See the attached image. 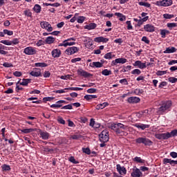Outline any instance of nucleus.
I'll list each match as a JSON object with an SVG mask.
<instances>
[{
	"label": "nucleus",
	"mask_w": 177,
	"mask_h": 177,
	"mask_svg": "<svg viewBox=\"0 0 177 177\" xmlns=\"http://www.w3.org/2000/svg\"><path fill=\"white\" fill-rule=\"evenodd\" d=\"M171 106H172V102L171 101H165L162 102V106L158 110V113L159 114H162V113L166 111V110H168Z\"/></svg>",
	"instance_id": "f257e3e1"
},
{
	"label": "nucleus",
	"mask_w": 177,
	"mask_h": 177,
	"mask_svg": "<svg viewBox=\"0 0 177 177\" xmlns=\"http://www.w3.org/2000/svg\"><path fill=\"white\" fill-rule=\"evenodd\" d=\"M136 143H142L145 146H151L153 141L150 140L147 138H138L136 140Z\"/></svg>",
	"instance_id": "f03ea898"
},
{
	"label": "nucleus",
	"mask_w": 177,
	"mask_h": 177,
	"mask_svg": "<svg viewBox=\"0 0 177 177\" xmlns=\"http://www.w3.org/2000/svg\"><path fill=\"white\" fill-rule=\"evenodd\" d=\"M100 141L103 142L104 143H107L109 142V131L107 130H104L99 135Z\"/></svg>",
	"instance_id": "7ed1b4c3"
},
{
	"label": "nucleus",
	"mask_w": 177,
	"mask_h": 177,
	"mask_svg": "<svg viewBox=\"0 0 177 177\" xmlns=\"http://www.w3.org/2000/svg\"><path fill=\"white\" fill-rule=\"evenodd\" d=\"M40 26L41 28H44L45 30H46V31H48V32L53 31V28L52 27V25H50V24L47 21L40 22Z\"/></svg>",
	"instance_id": "20e7f679"
},
{
	"label": "nucleus",
	"mask_w": 177,
	"mask_h": 177,
	"mask_svg": "<svg viewBox=\"0 0 177 177\" xmlns=\"http://www.w3.org/2000/svg\"><path fill=\"white\" fill-rule=\"evenodd\" d=\"M156 5L158 6H171L172 5V0H162V1H158L156 3Z\"/></svg>",
	"instance_id": "39448f33"
},
{
	"label": "nucleus",
	"mask_w": 177,
	"mask_h": 177,
	"mask_svg": "<svg viewBox=\"0 0 177 177\" xmlns=\"http://www.w3.org/2000/svg\"><path fill=\"white\" fill-rule=\"evenodd\" d=\"M155 137L156 139L167 140V139H169V132L164 133H156Z\"/></svg>",
	"instance_id": "423d86ee"
},
{
	"label": "nucleus",
	"mask_w": 177,
	"mask_h": 177,
	"mask_svg": "<svg viewBox=\"0 0 177 177\" xmlns=\"http://www.w3.org/2000/svg\"><path fill=\"white\" fill-rule=\"evenodd\" d=\"M78 48L75 47V46H73V47H70L68 48L66 50H65V53L66 55H74V53H77V52H78Z\"/></svg>",
	"instance_id": "0eeeda50"
},
{
	"label": "nucleus",
	"mask_w": 177,
	"mask_h": 177,
	"mask_svg": "<svg viewBox=\"0 0 177 177\" xmlns=\"http://www.w3.org/2000/svg\"><path fill=\"white\" fill-rule=\"evenodd\" d=\"M24 53L26 55H35L37 50L32 47H27L24 49Z\"/></svg>",
	"instance_id": "6e6552de"
},
{
	"label": "nucleus",
	"mask_w": 177,
	"mask_h": 177,
	"mask_svg": "<svg viewBox=\"0 0 177 177\" xmlns=\"http://www.w3.org/2000/svg\"><path fill=\"white\" fill-rule=\"evenodd\" d=\"M144 30L145 31H147V32H154L156 31V28L151 24H147L144 26Z\"/></svg>",
	"instance_id": "1a4fd4ad"
},
{
	"label": "nucleus",
	"mask_w": 177,
	"mask_h": 177,
	"mask_svg": "<svg viewBox=\"0 0 177 177\" xmlns=\"http://www.w3.org/2000/svg\"><path fill=\"white\" fill-rule=\"evenodd\" d=\"M117 127H118V130H117L118 134L122 133V132H124V131L127 129V126L121 123H118Z\"/></svg>",
	"instance_id": "9d476101"
},
{
	"label": "nucleus",
	"mask_w": 177,
	"mask_h": 177,
	"mask_svg": "<svg viewBox=\"0 0 177 177\" xmlns=\"http://www.w3.org/2000/svg\"><path fill=\"white\" fill-rule=\"evenodd\" d=\"M77 74L78 75H81V77H85L86 78L88 77H91V73L82 70V69H79L77 70Z\"/></svg>",
	"instance_id": "9b49d317"
},
{
	"label": "nucleus",
	"mask_w": 177,
	"mask_h": 177,
	"mask_svg": "<svg viewBox=\"0 0 177 177\" xmlns=\"http://www.w3.org/2000/svg\"><path fill=\"white\" fill-rule=\"evenodd\" d=\"M117 171L120 175H125L127 174V169L124 167H121L120 165H117Z\"/></svg>",
	"instance_id": "f8f14e48"
},
{
	"label": "nucleus",
	"mask_w": 177,
	"mask_h": 177,
	"mask_svg": "<svg viewBox=\"0 0 177 177\" xmlns=\"http://www.w3.org/2000/svg\"><path fill=\"white\" fill-rule=\"evenodd\" d=\"M112 63L114 64V66H116L118 64H124L127 63V59L125 58H118L115 59V61H113Z\"/></svg>",
	"instance_id": "ddd939ff"
},
{
	"label": "nucleus",
	"mask_w": 177,
	"mask_h": 177,
	"mask_svg": "<svg viewBox=\"0 0 177 177\" xmlns=\"http://www.w3.org/2000/svg\"><path fill=\"white\" fill-rule=\"evenodd\" d=\"M30 75L32 77H41V69L36 68L30 73Z\"/></svg>",
	"instance_id": "4468645a"
},
{
	"label": "nucleus",
	"mask_w": 177,
	"mask_h": 177,
	"mask_svg": "<svg viewBox=\"0 0 177 177\" xmlns=\"http://www.w3.org/2000/svg\"><path fill=\"white\" fill-rule=\"evenodd\" d=\"M51 55L53 57H60V55H62V51L59 49H54L51 52Z\"/></svg>",
	"instance_id": "2eb2a0df"
},
{
	"label": "nucleus",
	"mask_w": 177,
	"mask_h": 177,
	"mask_svg": "<svg viewBox=\"0 0 177 177\" xmlns=\"http://www.w3.org/2000/svg\"><path fill=\"white\" fill-rule=\"evenodd\" d=\"M127 102L129 103H139L140 102V98L137 97H130L128 98Z\"/></svg>",
	"instance_id": "dca6fc26"
},
{
	"label": "nucleus",
	"mask_w": 177,
	"mask_h": 177,
	"mask_svg": "<svg viewBox=\"0 0 177 177\" xmlns=\"http://www.w3.org/2000/svg\"><path fill=\"white\" fill-rule=\"evenodd\" d=\"M133 66H137L138 68H141V69L146 68L147 67L146 64L142 63V62L140 61H136L134 63Z\"/></svg>",
	"instance_id": "f3484780"
},
{
	"label": "nucleus",
	"mask_w": 177,
	"mask_h": 177,
	"mask_svg": "<svg viewBox=\"0 0 177 177\" xmlns=\"http://www.w3.org/2000/svg\"><path fill=\"white\" fill-rule=\"evenodd\" d=\"M41 139L44 140H48L49 139V133L46 131H39Z\"/></svg>",
	"instance_id": "a211bd4d"
},
{
	"label": "nucleus",
	"mask_w": 177,
	"mask_h": 177,
	"mask_svg": "<svg viewBox=\"0 0 177 177\" xmlns=\"http://www.w3.org/2000/svg\"><path fill=\"white\" fill-rule=\"evenodd\" d=\"M96 27H97V25L95 23H91L88 25H86L84 26L85 30H95V28H96Z\"/></svg>",
	"instance_id": "6ab92c4d"
},
{
	"label": "nucleus",
	"mask_w": 177,
	"mask_h": 177,
	"mask_svg": "<svg viewBox=\"0 0 177 177\" xmlns=\"http://www.w3.org/2000/svg\"><path fill=\"white\" fill-rule=\"evenodd\" d=\"M135 127H136V128H138L139 129H142V131L143 130H145V129H146V128H150V125H149V124H140V123H137V124H135Z\"/></svg>",
	"instance_id": "aec40b11"
},
{
	"label": "nucleus",
	"mask_w": 177,
	"mask_h": 177,
	"mask_svg": "<svg viewBox=\"0 0 177 177\" xmlns=\"http://www.w3.org/2000/svg\"><path fill=\"white\" fill-rule=\"evenodd\" d=\"M95 42H109V39L108 38H104L103 37H95L94 39Z\"/></svg>",
	"instance_id": "412c9836"
},
{
	"label": "nucleus",
	"mask_w": 177,
	"mask_h": 177,
	"mask_svg": "<svg viewBox=\"0 0 177 177\" xmlns=\"http://www.w3.org/2000/svg\"><path fill=\"white\" fill-rule=\"evenodd\" d=\"M163 163L165 165L169 164V165H172V167H175V160H171L169 158L163 159Z\"/></svg>",
	"instance_id": "4be33fe9"
},
{
	"label": "nucleus",
	"mask_w": 177,
	"mask_h": 177,
	"mask_svg": "<svg viewBox=\"0 0 177 177\" xmlns=\"http://www.w3.org/2000/svg\"><path fill=\"white\" fill-rule=\"evenodd\" d=\"M140 175H142V171L139 169H136L131 173L132 177H140Z\"/></svg>",
	"instance_id": "5701e85b"
},
{
	"label": "nucleus",
	"mask_w": 177,
	"mask_h": 177,
	"mask_svg": "<svg viewBox=\"0 0 177 177\" xmlns=\"http://www.w3.org/2000/svg\"><path fill=\"white\" fill-rule=\"evenodd\" d=\"M176 48L175 47H169L163 52L164 53H175Z\"/></svg>",
	"instance_id": "b1692460"
},
{
	"label": "nucleus",
	"mask_w": 177,
	"mask_h": 177,
	"mask_svg": "<svg viewBox=\"0 0 177 177\" xmlns=\"http://www.w3.org/2000/svg\"><path fill=\"white\" fill-rule=\"evenodd\" d=\"M115 16H118L120 18L119 20L120 21H124V20L127 19V17L120 12H115Z\"/></svg>",
	"instance_id": "393cba45"
},
{
	"label": "nucleus",
	"mask_w": 177,
	"mask_h": 177,
	"mask_svg": "<svg viewBox=\"0 0 177 177\" xmlns=\"http://www.w3.org/2000/svg\"><path fill=\"white\" fill-rule=\"evenodd\" d=\"M147 20H149V16H147L142 19L140 18V19H139V21L138 22V27H140L142 26V24H143V23H145V21H147Z\"/></svg>",
	"instance_id": "a878e982"
},
{
	"label": "nucleus",
	"mask_w": 177,
	"mask_h": 177,
	"mask_svg": "<svg viewBox=\"0 0 177 177\" xmlns=\"http://www.w3.org/2000/svg\"><path fill=\"white\" fill-rule=\"evenodd\" d=\"M30 82H31V79H23L22 82L19 83V84L23 86H27Z\"/></svg>",
	"instance_id": "bb28decb"
},
{
	"label": "nucleus",
	"mask_w": 177,
	"mask_h": 177,
	"mask_svg": "<svg viewBox=\"0 0 177 177\" xmlns=\"http://www.w3.org/2000/svg\"><path fill=\"white\" fill-rule=\"evenodd\" d=\"M107 106H109V103L107 102H104L102 104H99L98 105H97L96 106V109L97 110H100L104 109V107H107Z\"/></svg>",
	"instance_id": "cd10ccee"
},
{
	"label": "nucleus",
	"mask_w": 177,
	"mask_h": 177,
	"mask_svg": "<svg viewBox=\"0 0 177 177\" xmlns=\"http://www.w3.org/2000/svg\"><path fill=\"white\" fill-rule=\"evenodd\" d=\"M41 6H39V4H35L33 8V10L34 12H35V13H41Z\"/></svg>",
	"instance_id": "c85d7f7f"
},
{
	"label": "nucleus",
	"mask_w": 177,
	"mask_h": 177,
	"mask_svg": "<svg viewBox=\"0 0 177 177\" xmlns=\"http://www.w3.org/2000/svg\"><path fill=\"white\" fill-rule=\"evenodd\" d=\"M91 67H96L97 68H100V67H103V63L95 62H93V65Z\"/></svg>",
	"instance_id": "c756f323"
},
{
	"label": "nucleus",
	"mask_w": 177,
	"mask_h": 177,
	"mask_svg": "<svg viewBox=\"0 0 177 177\" xmlns=\"http://www.w3.org/2000/svg\"><path fill=\"white\" fill-rule=\"evenodd\" d=\"M96 97H97V95H86L84 96L86 100H92V99H96Z\"/></svg>",
	"instance_id": "7c9ffc66"
},
{
	"label": "nucleus",
	"mask_w": 177,
	"mask_h": 177,
	"mask_svg": "<svg viewBox=\"0 0 177 177\" xmlns=\"http://www.w3.org/2000/svg\"><path fill=\"white\" fill-rule=\"evenodd\" d=\"M55 41V39L53 37H48L46 39V44H53Z\"/></svg>",
	"instance_id": "2f4dec72"
},
{
	"label": "nucleus",
	"mask_w": 177,
	"mask_h": 177,
	"mask_svg": "<svg viewBox=\"0 0 177 177\" xmlns=\"http://www.w3.org/2000/svg\"><path fill=\"white\" fill-rule=\"evenodd\" d=\"M34 131H35L34 129H24L21 130V132L23 133H31V132H34Z\"/></svg>",
	"instance_id": "473e14b6"
},
{
	"label": "nucleus",
	"mask_w": 177,
	"mask_h": 177,
	"mask_svg": "<svg viewBox=\"0 0 177 177\" xmlns=\"http://www.w3.org/2000/svg\"><path fill=\"white\" fill-rule=\"evenodd\" d=\"M82 88L80 87H68L65 88V91H82Z\"/></svg>",
	"instance_id": "72a5a7b5"
},
{
	"label": "nucleus",
	"mask_w": 177,
	"mask_h": 177,
	"mask_svg": "<svg viewBox=\"0 0 177 177\" xmlns=\"http://www.w3.org/2000/svg\"><path fill=\"white\" fill-rule=\"evenodd\" d=\"M138 3L140 6H145V8H150V6H151V5L147 2L140 1Z\"/></svg>",
	"instance_id": "f704fd0d"
},
{
	"label": "nucleus",
	"mask_w": 177,
	"mask_h": 177,
	"mask_svg": "<svg viewBox=\"0 0 177 177\" xmlns=\"http://www.w3.org/2000/svg\"><path fill=\"white\" fill-rule=\"evenodd\" d=\"M35 66H36V67H47L48 66V64H46V63H45V62H39V63H36L35 64Z\"/></svg>",
	"instance_id": "c9c22d12"
},
{
	"label": "nucleus",
	"mask_w": 177,
	"mask_h": 177,
	"mask_svg": "<svg viewBox=\"0 0 177 177\" xmlns=\"http://www.w3.org/2000/svg\"><path fill=\"white\" fill-rule=\"evenodd\" d=\"M1 168L3 171H10V166L9 165H3Z\"/></svg>",
	"instance_id": "e433bc0d"
},
{
	"label": "nucleus",
	"mask_w": 177,
	"mask_h": 177,
	"mask_svg": "<svg viewBox=\"0 0 177 177\" xmlns=\"http://www.w3.org/2000/svg\"><path fill=\"white\" fill-rule=\"evenodd\" d=\"M102 75H111V71H109L107 69H104V71H102Z\"/></svg>",
	"instance_id": "4c0bfd02"
},
{
	"label": "nucleus",
	"mask_w": 177,
	"mask_h": 177,
	"mask_svg": "<svg viewBox=\"0 0 177 177\" xmlns=\"http://www.w3.org/2000/svg\"><path fill=\"white\" fill-rule=\"evenodd\" d=\"M82 138V136L80 134H75L71 136V139H73L74 140H78V139H81Z\"/></svg>",
	"instance_id": "58836bf2"
},
{
	"label": "nucleus",
	"mask_w": 177,
	"mask_h": 177,
	"mask_svg": "<svg viewBox=\"0 0 177 177\" xmlns=\"http://www.w3.org/2000/svg\"><path fill=\"white\" fill-rule=\"evenodd\" d=\"M110 128H111V129H113V131H115L117 133V131H118L117 124H115V123L111 124L110 126Z\"/></svg>",
	"instance_id": "ea45409f"
},
{
	"label": "nucleus",
	"mask_w": 177,
	"mask_h": 177,
	"mask_svg": "<svg viewBox=\"0 0 177 177\" xmlns=\"http://www.w3.org/2000/svg\"><path fill=\"white\" fill-rule=\"evenodd\" d=\"M165 74H167V71H158L156 72L158 76L165 75Z\"/></svg>",
	"instance_id": "a19ab883"
},
{
	"label": "nucleus",
	"mask_w": 177,
	"mask_h": 177,
	"mask_svg": "<svg viewBox=\"0 0 177 177\" xmlns=\"http://www.w3.org/2000/svg\"><path fill=\"white\" fill-rule=\"evenodd\" d=\"M1 44H3L4 45H8V46H10L12 45V41H9V40H1Z\"/></svg>",
	"instance_id": "79ce46f5"
},
{
	"label": "nucleus",
	"mask_w": 177,
	"mask_h": 177,
	"mask_svg": "<svg viewBox=\"0 0 177 177\" xmlns=\"http://www.w3.org/2000/svg\"><path fill=\"white\" fill-rule=\"evenodd\" d=\"M167 26L170 30H172V28L176 27L177 25L175 23H168Z\"/></svg>",
	"instance_id": "37998d69"
},
{
	"label": "nucleus",
	"mask_w": 177,
	"mask_h": 177,
	"mask_svg": "<svg viewBox=\"0 0 177 177\" xmlns=\"http://www.w3.org/2000/svg\"><path fill=\"white\" fill-rule=\"evenodd\" d=\"M134 161H136V162H140V164H143V162H145V160H142L140 157H138V156H136L134 158Z\"/></svg>",
	"instance_id": "c03bdc74"
},
{
	"label": "nucleus",
	"mask_w": 177,
	"mask_h": 177,
	"mask_svg": "<svg viewBox=\"0 0 177 177\" xmlns=\"http://www.w3.org/2000/svg\"><path fill=\"white\" fill-rule=\"evenodd\" d=\"M62 104H52L50 105V107L52 109H60V107H62Z\"/></svg>",
	"instance_id": "a18cd8bd"
},
{
	"label": "nucleus",
	"mask_w": 177,
	"mask_h": 177,
	"mask_svg": "<svg viewBox=\"0 0 177 177\" xmlns=\"http://www.w3.org/2000/svg\"><path fill=\"white\" fill-rule=\"evenodd\" d=\"M168 80L169 82H171V84H175V82H177V78L174 77H169Z\"/></svg>",
	"instance_id": "49530a36"
},
{
	"label": "nucleus",
	"mask_w": 177,
	"mask_h": 177,
	"mask_svg": "<svg viewBox=\"0 0 177 177\" xmlns=\"http://www.w3.org/2000/svg\"><path fill=\"white\" fill-rule=\"evenodd\" d=\"M62 109H64V110H72L73 109V105L68 104V105L64 106Z\"/></svg>",
	"instance_id": "de8ad7c7"
},
{
	"label": "nucleus",
	"mask_w": 177,
	"mask_h": 177,
	"mask_svg": "<svg viewBox=\"0 0 177 177\" xmlns=\"http://www.w3.org/2000/svg\"><path fill=\"white\" fill-rule=\"evenodd\" d=\"M169 138H172V136H176L177 130L174 129V130L171 131L170 133H169Z\"/></svg>",
	"instance_id": "09e8293b"
},
{
	"label": "nucleus",
	"mask_w": 177,
	"mask_h": 177,
	"mask_svg": "<svg viewBox=\"0 0 177 177\" xmlns=\"http://www.w3.org/2000/svg\"><path fill=\"white\" fill-rule=\"evenodd\" d=\"M134 92L136 95H142L144 91L143 89L136 88Z\"/></svg>",
	"instance_id": "8fccbe9b"
},
{
	"label": "nucleus",
	"mask_w": 177,
	"mask_h": 177,
	"mask_svg": "<svg viewBox=\"0 0 177 177\" xmlns=\"http://www.w3.org/2000/svg\"><path fill=\"white\" fill-rule=\"evenodd\" d=\"M141 71L139 69H134L133 71H131V74L140 75Z\"/></svg>",
	"instance_id": "3c124183"
},
{
	"label": "nucleus",
	"mask_w": 177,
	"mask_h": 177,
	"mask_svg": "<svg viewBox=\"0 0 177 177\" xmlns=\"http://www.w3.org/2000/svg\"><path fill=\"white\" fill-rule=\"evenodd\" d=\"M164 19H172L174 17V15H169V14H164L163 15Z\"/></svg>",
	"instance_id": "603ef678"
},
{
	"label": "nucleus",
	"mask_w": 177,
	"mask_h": 177,
	"mask_svg": "<svg viewBox=\"0 0 177 177\" xmlns=\"http://www.w3.org/2000/svg\"><path fill=\"white\" fill-rule=\"evenodd\" d=\"M85 21V17H79L77 18V23L82 24Z\"/></svg>",
	"instance_id": "864d4df0"
},
{
	"label": "nucleus",
	"mask_w": 177,
	"mask_h": 177,
	"mask_svg": "<svg viewBox=\"0 0 177 177\" xmlns=\"http://www.w3.org/2000/svg\"><path fill=\"white\" fill-rule=\"evenodd\" d=\"M24 15H25V16H27L28 17H31V16L32 15V14L30 12V10H26L24 11Z\"/></svg>",
	"instance_id": "5fc2aeb1"
},
{
	"label": "nucleus",
	"mask_w": 177,
	"mask_h": 177,
	"mask_svg": "<svg viewBox=\"0 0 177 177\" xmlns=\"http://www.w3.org/2000/svg\"><path fill=\"white\" fill-rule=\"evenodd\" d=\"M55 97H46L43 98L44 102H50V100H53Z\"/></svg>",
	"instance_id": "6e6d98bb"
},
{
	"label": "nucleus",
	"mask_w": 177,
	"mask_h": 177,
	"mask_svg": "<svg viewBox=\"0 0 177 177\" xmlns=\"http://www.w3.org/2000/svg\"><path fill=\"white\" fill-rule=\"evenodd\" d=\"M97 91L96 88H89L87 90V93H96Z\"/></svg>",
	"instance_id": "4d7b16f0"
},
{
	"label": "nucleus",
	"mask_w": 177,
	"mask_h": 177,
	"mask_svg": "<svg viewBox=\"0 0 177 177\" xmlns=\"http://www.w3.org/2000/svg\"><path fill=\"white\" fill-rule=\"evenodd\" d=\"M13 75H15V77H21L23 75V73L19 71H15L13 73Z\"/></svg>",
	"instance_id": "13d9d810"
},
{
	"label": "nucleus",
	"mask_w": 177,
	"mask_h": 177,
	"mask_svg": "<svg viewBox=\"0 0 177 177\" xmlns=\"http://www.w3.org/2000/svg\"><path fill=\"white\" fill-rule=\"evenodd\" d=\"M82 151L86 154H91V149H89V148H83Z\"/></svg>",
	"instance_id": "bf43d9fd"
},
{
	"label": "nucleus",
	"mask_w": 177,
	"mask_h": 177,
	"mask_svg": "<svg viewBox=\"0 0 177 177\" xmlns=\"http://www.w3.org/2000/svg\"><path fill=\"white\" fill-rule=\"evenodd\" d=\"M126 24L127 25V30H132L133 27H132V25L131 24V21H127L126 22Z\"/></svg>",
	"instance_id": "052dcab7"
},
{
	"label": "nucleus",
	"mask_w": 177,
	"mask_h": 177,
	"mask_svg": "<svg viewBox=\"0 0 177 177\" xmlns=\"http://www.w3.org/2000/svg\"><path fill=\"white\" fill-rule=\"evenodd\" d=\"M92 45H93V41L91 39V41H88V43L86 44V48H91Z\"/></svg>",
	"instance_id": "680f3d73"
},
{
	"label": "nucleus",
	"mask_w": 177,
	"mask_h": 177,
	"mask_svg": "<svg viewBox=\"0 0 177 177\" xmlns=\"http://www.w3.org/2000/svg\"><path fill=\"white\" fill-rule=\"evenodd\" d=\"M4 30V35H12L13 34V31L12 30Z\"/></svg>",
	"instance_id": "e2e57ef3"
},
{
	"label": "nucleus",
	"mask_w": 177,
	"mask_h": 177,
	"mask_svg": "<svg viewBox=\"0 0 177 177\" xmlns=\"http://www.w3.org/2000/svg\"><path fill=\"white\" fill-rule=\"evenodd\" d=\"M120 84H123V85H128V80L127 79H122L120 80Z\"/></svg>",
	"instance_id": "0e129e2a"
},
{
	"label": "nucleus",
	"mask_w": 177,
	"mask_h": 177,
	"mask_svg": "<svg viewBox=\"0 0 177 177\" xmlns=\"http://www.w3.org/2000/svg\"><path fill=\"white\" fill-rule=\"evenodd\" d=\"M104 59H112L111 53H107L105 54Z\"/></svg>",
	"instance_id": "69168bd1"
},
{
	"label": "nucleus",
	"mask_w": 177,
	"mask_h": 177,
	"mask_svg": "<svg viewBox=\"0 0 177 177\" xmlns=\"http://www.w3.org/2000/svg\"><path fill=\"white\" fill-rule=\"evenodd\" d=\"M3 67H13V64L8 63V62H5L3 64Z\"/></svg>",
	"instance_id": "338daca9"
},
{
	"label": "nucleus",
	"mask_w": 177,
	"mask_h": 177,
	"mask_svg": "<svg viewBox=\"0 0 177 177\" xmlns=\"http://www.w3.org/2000/svg\"><path fill=\"white\" fill-rule=\"evenodd\" d=\"M170 156H171V157H172V158H177V153L174 152V151L171 152Z\"/></svg>",
	"instance_id": "774afa93"
}]
</instances>
